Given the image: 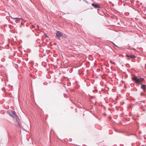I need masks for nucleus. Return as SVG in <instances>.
<instances>
[{
    "label": "nucleus",
    "instance_id": "f257e3e1",
    "mask_svg": "<svg viewBox=\"0 0 146 146\" xmlns=\"http://www.w3.org/2000/svg\"><path fill=\"white\" fill-rule=\"evenodd\" d=\"M132 80L135 81V83L137 84H142V83L144 81V79L142 78H137L136 76H135L132 78Z\"/></svg>",
    "mask_w": 146,
    "mask_h": 146
},
{
    "label": "nucleus",
    "instance_id": "f03ea898",
    "mask_svg": "<svg viewBox=\"0 0 146 146\" xmlns=\"http://www.w3.org/2000/svg\"><path fill=\"white\" fill-rule=\"evenodd\" d=\"M62 33L59 31H57L56 33V37L59 39L62 36Z\"/></svg>",
    "mask_w": 146,
    "mask_h": 146
},
{
    "label": "nucleus",
    "instance_id": "7ed1b4c3",
    "mask_svg": "<svg viewBox=\"0 0 146 146\" xmlns=\"http://www.w3.org/2000/svg\"><path fill=\"white\" fill-rule=\"evenodd\" d=\"M141 85V88L143 89L144 92H146V85L142 84Z\"/></svg>",
    "mask_w": 146,
    "mask_h": 146
},
{
    "label": "nucleus",
    "instance_id": "20e7f679",
    "mask_svg": "<svg viewBox=\"0 0 146 146\" xmlns=\"http://www.w3.org/2000/svg\"><path fill=\"white\" fill-rule=\"evenodd\" d=\"M11 112L12 113V114H13V117H18L16 114L15 112V111H11Z\"/></svg>",
    "mask_w": 146,
    "mask_h": 146
},
{
    "label": "nucleus",
    "instance_id": "39448f33",
    "mask_svg": "<svg viewBox=\"0 0 146 146\" xmlns=\"http://www.w3.org/2000/svg\"><path fill=\"white\" fill-rule=\"evenodd\" d=\"M92 5L96 8H100L99 6V5L97 4L93 3L92 4Z\"/></svg>",
    "mask_w": 146,
    "mask_h": 146
},
{
    "label": "nucleus",
    "instance_id": "423d86ee",
    "mask_svg": "<svg viewBox=\"0 0 146 146\" xmlns=\"http://www.w3.org/2000/svg\"><path fill=\"white\" fill-rule=\"evenodd\" d=\"M126 56L128 58L130 57L131 58H134L135 57V56L134 55H126Z\"/></svg>",
    "mask_w": 146,
    "mask_h": 146
},
{
    "label": "nucleus",
    "instance_id": "0eeeda50",
    "mask_svg": "<svg viewBox=\"0 0 146 146\" xmlns=\"http://www.w3.org/2000/svg\"><path fill=\"white\" fill-rule=\"evenodd\" d=\"M12 19H18V21H20V20H23V19H22V18H14V17H11Z\"/></svg>",
    "mask_w": 146,
    "mask_h": 146
},
{
    "label": "nucleus",
    "instance_id": "6e6552de",
    "mask_svg": "<svg viewBox=\"0 0 146 146\" xmlns=\"http://www.w3.org/2000/svg\"><path fill=\"white\" fill-rule=\"evenodd\" d=\"M110 62L111 63V64H115V62H112V61H111V60L110 61Z\"/></svg>",
    "mask_w": 146,
    "mask_h": 146
},
{
    "label": "nucleus",
    "instance_id": "1a4fd4ad",
    "mask_svg": "<svg viewBox=\"0 0 146 146\" xmlns=\"http://www.w3.org/2000/svg\"><path fill=\"white\" fill-rule=\"evenodd\" d=\"M16 19V20L15 21V22L16 23H19V21H18V19Z\"/></svg>",
    "mask_w": 146,
    "mask_h": 146
},
{
    "label": "nucleus",
    "instance_id": "9d476101",
    "mask_svg": "<svg viewBox=\"0 0 146 146\" xmlns=\"http://www.w3.org/2000/svg\"><path fill=\"white\" fill-rule=\"evenodd\" d=\"M8 114L10 116H11L12 117H13V115H12V113H10V112H9V113H8Z\"/></svg>",
    "mask_w": 146,
    "mask_h": 146
},
{
    "label": "nucleus",
    "instance_id": "9b49d317",
    "mask_svg": "<svg viewBox=\"0 0 146 146\" xmlns=\"http://www.w3.org/2000/svg\"><path fill=\"white\" fill-rule=\"evenodd\" d=\"M37 27L39 28V26L38 25H37Z\"/></svg>",
    "mask_w": 146,
    "mask_h": 146
},
{
    "label": "nucleus",
    "instance_id": "f8f14e48",
    "mask_svg": "<svg viewBox=\"0 0 146 146\" xmlns=\"http://www.w3.org/2000/svg\"><path fill=\"white\" fill-rule=\"evenodd\" d=\"M45 36H46V37H47V35H46L45 34Z\"/></svg>",
    "mask_w": 146,
    "mask_h": 146
}]
</instances>
